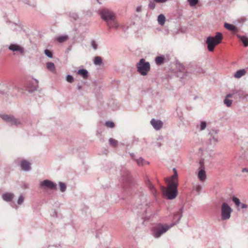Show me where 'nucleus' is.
<instances>
[{
  "instance_id": "8fccbe9b",
  "label": "nucleus",
  "mask_w": 248,
  "mask_h": 248,
  "mask_svg": "<svg viewBox=\"0 0 248 248\" xmlns=\"http://www.w3.org/2000/svg\"><path fill=\"white\" fill-rule=\"evenodd\" d=\"M142 10V6H139L137 7L136 8V11L137 12H140Z\"/></svg>"
},
{
  "instance_id": "412c9836",
  "label": "nucleus",
  "mask_w": 248,
  "mask_h": 248,
  "mask_svg": "<svg viewBox=\"0 0 248 248\" xmlns=\"http://www.w3.org/2000/svg\"><path fill=\"white\" fill-rule=\"evenodd\" d=\"M224 27L228 30L232 31L233 32H236L238 31L237 27L231 24L225 23Z\"/></svg>"
},
{
  "instance_id": "cd10ccee",
  "label": "nucleus",
  "mask_w": 248,
  "mask_h": 248,
  "mask_svg": "<svg viewBox=\"0 0 248 248\" xmlns=\"http://www.w3.org/2000/svg\"><path fill=\"white\" fill-rule=\"evenodd\" d=\"M46 67L50 71L53 72L55 70L54 64L52 62H48L46 63Z\"/></svg>"
},
{
  "instance_id": "c756f323",
  "label": "nucleus",
  "mask_w": 248,
  "mask_h": 248,
  "mask_svg": "<svg viewBox=\"0 0 248 248\" xmlns=\"http://www.w3.org/2000/svg\"><path fill=\"white\" fill-rule=\"evenodd\" d=\"M67 39V35H61L57 38V40L59 43H62L66 41Z\"/></svg>"
},
{
  "instance_id": "864d4df0",
  "label": "nucleus",
  "mask_w": 248,
  "mask_h": 248,
  "mask_svg": "<svg viewBox=\"0 0 248 248\" xmlns=\"http://www.w3.org/2000/svg\"><path fill=\"white\" fill-rule=\"evenodd\" d=\"M77 89L78 90L81 91V90L82 89V85H80V84H78L77 85Z\"/></svg>"
},
{
  "instance_id": "6e6552de",
  "label": "nucleus",
  "mask_w": 248,
  "mask_h": 248,
  "mask_svg": "<svg viewBox=\"0 0 248 248\" xmlns=\"http://www.w3.org/2000/svg\"><path fill=\"white\" fill-rule=\"evenodd\" d=\"M218 131L216 129H212L208 134V143L212 147H214L218 141Z\"/></svg>"
},
{
  "instance_id": "e433bc0d",
  "label": "nucleus",
  "mask_w": 248,
  "mask_h": 248,
  "mask_svg": "<svg viewBox=\"0 0 248 248\" xmlns=\"http://www.w3.org/2000/svg\"><path fill=\"white\" fill-rule=\"evenodd\" d=\"M44 53L46 56H47L48 58H52L53 57V54L51 51L48 49H45L44 51Z\"/></svg>"
},
{
  "instance_id": "052dcab7",
  "label": "nucleus",
  "mask_w": 248,
  "mask_h": 248,
  "mask_svg": "<svg viewBox=\"0 0 248 248\" xmlns=\"http://www.w3.org/2000/svg\"><path fill=\"white\" fill-rule=\"evenodd\" d=\"M24 188H27V186L26 185H24Z\"/></svg>"
},
{
  "instance_id": "c85d7f7f",
  "label": "nucleus",
  "mask_w": 248,
  "mask_h": 248,
  "mask_svg": "<svg viewBox=\"0 0 248 248\" xmlns=\"http://www.w3.org/2000/svg\"><path fill=\"white\" fill-rule=\"evenodd\" d=\"M102 63V58L99 56H96L94 59V64L96 65H100Z\"/></svg>"
},
{
  "instance_id": "4d7b16f0",
  "label": "nucleus",
  "mask_w": 248,
  "mask_h": 248,
  "mask_svg": "<svg viewBox=\"0 0 248 248\" xmlns=\"http://www.w3.org/2000/svg\"><path fill=\"white\" fill-rule=\"evenodd\" d=\"M130 156L132 157L133 159H135V155H134V154L133 153H130Z\"/></svg>"
},
{
  "instance_id": "39448f33",
  "label": "nucleus",
  "mask_w": 248,
  "mask_h": 248,
  "mask_svg": "<svg viewBox=\"0 0 248 248\" xmlns=\"http://www.w3.org/2000/svg\"><path fill=\"white\" fill-rule=\"evenodd\" d=\"M137 71L142 76H146L150 70V63L144 59H141L136 64Z\"/></svg>"
},
{
  "instance_id": "1a4fd4ad",
  "label": "nucleus",
  "mask_w": 248,
  "mask_h": 248,
  "mask_svg": "<svg viewBox=\"0 0 248 248\" xmlns=\"http://www.w3.org/2000/svg\"><path fill=\"white\" fill-rule=\"evenodd\" d=\"M40 187L44 189H48L52 190L57 189V185L53 182L46 179L40 183Z\"/></svg>"
},
{
  "instance_id": "a18cd8bd",
  "label": "nucleus",
  "mask_w": 248,
  "mask_h": 248,
  "mask_svg": "<svg viewBox=\"0 0 248 248\" xmlns=\"http://www.w3.org/2000/svg\"><path fill=\"white\" fill-rule=\"evenodd\" d=\"M178 174L177 172H175L173 175L171 177V180L170 182L175 181V179H177Z\"/></svg>"
},
{
  "instance_id": "4be33fe9",
  "label": "nucleus",
  "mask_w": 248,
  "mask_h": 248,
  "mask_svg": "<svg viewBox=\"0 0 248 248\" xmlns=\"http://www.w3.org/2000/svg\"><path fill=\"white\" fill-rule=\"evenodd\" d=\"M78 74L84 79H87L89 76L88 71L85 69H79L78 71Z\"/></svg>"
},
{
  "instance_id": "a19ab883",
  "label": "nucleus",
  "mask_w": 248,
  "mask_h": 248,
  "mask_svg": "<svg viewBox=\"0 0 248 248\" xmlns=\"http://www.w3.org/2000/svg\"><path fill=\"white\" fill-rule=\"evenodd\" d=\"M105 125L108 127L113 128L114 126V124L111 121H107L105 123Z\"/></svg>"
},
{
  "instance_id": "473e14b6",
  "label": "nucleus",
  "mask_w": 248,
  "mask_h": 248,
  "mask_svg": "<svg viewBox=\"0 0 248 248\" xmlns=\"http://www.w3.org/2000/svg\"><path fill=\"white\" fill-rule=\"evenodd\" d=\"M59 185L60 186L61 191L62 192H64L66 190V185L64 183L62 182H60L59 183Z\"/></svg>"
},
{
  "instance_id": "de8ad7c7",
  "label": "nucleus",
  "mask_w": 248,
  "mask_h": 248,
  "mask_svg": "<svg viewBox=\"0 0 248 248\" xmlns=\"http://www.w3.org/2000/svg\"><path fill=\"white\" fill-rule=\"evenodd\" d=\"M234 94H235V93H234V91H233L232 93H229L227 94L225 98L228 99L229 98L232 97V96L234 95Z\"/></svg>"
},
{
  "instance_id": "09e8293b",
  "label": "nucleus",
  "mask_w": 248,
  "mask_h": 248,
  "mask_svg": "<svg viewBox=\"0 0 248 248\" xmlns=\"http://www.w3.org/2000/svg\"><path fill=\"white\" fill-rule=\"evenodd\" d=\"M157 3H162L167 2L168 0H155Z\"/></svg>"
},
{
  "instance_id": "ea45409f",
  "label": "nucleus",
  "mask_w": 248,
  "mask_h": 248,
  "mask_svg": "<svg viewBox=\"0 0 248 248\" xmlns=\"http://www.w3.org/2000/svg\"><path fill=\"white\" fill-rule=\"evenodd\" d=\"M109 143L110 145H111L113 146H115L117 145L118 141L116 140H115L112 138H110L109 139Z\"/></svg>"
},
{
  "instance_id": "ddd939ff",
  "label": "nucleus",
  "mask_w": 248,
  "mask_h": 248,
  "mask_svg": "<svg viewBox=\"0 0 248 248\" xmlns=\"http://www.w3.org/2000/svg\"><path fill=\"white\" fill-rule=\"evenodd\" d=\"M121 174L123 181L125 183H129L131 181V173L125 168H123L121 171Z\"/></svg>"
},
{
  "instance_id": "f3484780",
  "label": "nucleus",
  "mask_w": 248,
  "mask_h": 248,
  "mask_svg": "<svg viewBox=\"0 0 248 248\" xmlns=\"http://www.w3.org/2000/svg\"><path fill=\"white\" fill-rule=\"evenodd\" d=\"M15 195L10 192H6L2 194V198L3 201L6 202H11L14 199Z\"/></svg>"
},
{
  "instance_id": "b1692460",
  "label": "nucleus",
  "mask_w": 248,
  "mask_h": 248,
  "mask_svg": "<svg viewBox=\"0 0 248 248\" xmlns=\"http://www.w3.org/2000/svg\"><path fill=\"white\" fill-rule=\"evenodd\" d=\"M237 36L241 41L245 47L248 46V38L247 36H241L239 34H237Z\"/></svg>"
},
{
  "instance_id": "f8f14e48",
  "label": "nucleus",
  "mask_w": 248,
  "mask_h": 248,
  "mask_svg": "<svg viewBox=\"0 0 248 248\" xmlns=\"http://www.w3.org/2000/svg\"><path fill=\"white\" fill-rule=\"evenodd\" d=\"M8 49L13 52H18L21 55L25 54L24 48L16 43L11 44L8 46Z\"/></svg>"
},
{
  "instance_id": "5701e85b",
  "label": "nucleus",
  "mask_w": 248,
  "mask_h": 248,
  "mask_svg": "<svg viewBox=\"0 0 248 248\" xmlns=\"http://www.w3.org/2000/svg\"><path fill=\"white\" fill-rule=\"evenodd\" d=\"M165 58L163 55L157 56L155 59V63L158 65H162L165 62Z\"/></svg>"
},
{
  "instance_id": "2f4dec72",
  "label": "nucleus",
  "mask_w": 248,
  "mask_h": 248,
  "mask_svg": "<svg viewBox=\"0 0 248 248\" xmlns=\"http://www.w3.org/2000/svg\"><path fill=\"white\" fill-rule=\"evenodd\" d=\"M155 3L157 2L155 0L150 1L148 4V7L152 10L155 9L156 7Z\"/></svg>"
},
{
  "instance_id": "aec40b11",
  "label": "nucleus",
  "mask_w": 248,
  "mask_h": 248,
  "mask_svg": "<svg viewBox=\"0 0 248 248\" xmlns=\"http://www.w3.org/2000/svg\"><path fill=\"white\" fill-rule=\"evenodd\" d=\"M115 19V18H112L110 21L106 23L107 26L108 27L109 29L114 28L115 29H117L118 28L119 25L116 22Z\"/></svg>"
},
{
  "instance_id": "c9c22d12",
  "label": "nucleus",
  "mask_w": 248,
  "mask_h": 248,
  "mask_svg": "<svg viewBox=\"0 0 248 248\" xmlns=\"http://www.w3.org/2000/svg\"><path fill=\"white\" fill-rule=\"evenodd\" d=\"M232 201L234 202L236 206H239L241 204L240 201L238 198L233 196L232 198Z\"/></svg>"
},
{
  "instance_id": "f704fd0d",
  "label": "nucleus",
  "mask_w": 248,
  "mask_h": 248,
  "mask_svg": "<svg viewBox=\"0 0 248 248\" xmlns=\"http://www.w3.org/2000/svg\"><path fill=\"white\" fill-rule=\"evenodd\" d=\"M24 197L22 194H21L17 199V203L18 205H20L24 202Z\"/></svg>"
},
{
  "instance_id": "bb28decb",
  "label": "nucleus",
  "mask_w": 248,
  "mask_h": 248,
  "mask_svg": "<svg viewBox=\"0 0 248 248\" xmlns=\"http://www.w3.org/2000/svg\"><path fill=\"white\" fill-rule=\"evenodd\" d=\"M183 207H181L180 209H179V212L178 213H176L174 214L173 215V220H175V221L174 222V223H176L178 217H179V216L181 214L182 215V212H183Z\"/></svg>"
},
{
  "instance_id": "9b49d317",
  "label": "nucleus",
  "mask_w": 248,
  "mask_h": 248,
  "mask_svg": "<svg viewBox=\"0 0 248 248\" xmlns=\"http://www.w3.org/2000/svg\"><path fill=\"white\" fill-rule=\"evenodd\" d=\"M200 164L201 166L199 168V170L197 173V176L201 182H204L206 179V174L204 170L203 161L201 160L200 161Z\"/></svg>"
},
{
  "instance_id": "3c124183",
  "label": "nucleus",
  "mask_w": 248,
  "mask_h": 248,
  "mask_svg": "<svg viewBox=\"0 0 248 248\" xmlns=\"http://www.w3.org/2000/svg\"><path fill=\"white\" fill-rule=\"evenodd\" d=\"M11 206L16 210H17L18 208V206L17 205L13 204V203L11 204Z\"/></svg>"
},
{
  "instance_id": "7ed1b4c3",
  "label": "nucleus",
  "mask_w": 248,
  "mask_h": 248,
  "mask_svg": "<svg viewBox=\"0 0 248 248\" xmlns=\"http://www.w3.org/2000/svg\"><path fill=\"white\" fill-rule=\"evenodd\" d=\"M178 186L177 181L170 182L167 188L161 186V188L163 195L167 197L169 200L174 199L178 194L177 187Z\"/></svg>"
},
{
  "instance_id": "6e6d98bb",
  "label": "nucleus",
  "mask_w": 248,
  "mask_h": 248,
  "mask_svg": "<svg viewBox=\"0 0 248 248\" xmlns=\"http://www.w3.org/2000/svg\"><path fill=\"white\" fill-rule=\"evenodd\" d=\"M203 69H202L201 68H199L198 72L200 73L203 72Z\"/></svg>"
},
{
  "instance_id": "58836bf2",
  "label": "nucleus",
  "mask_w": 248,
  "mask_h": 248,
  "mask_svg": "<svg viewBox=\"0 0 248 248\" xmlns=\"http://www.w3.org/2000/svg\"><path fill=\"white\" fill-rule=\"evenodd\" d=\"M190 6H195L199 2V0H187Z\"/></svg>"
},
{
  "instance_id": "603ef678",
  "label": "nucleus",
  "mask_w": 248,
  "mask_h": 248,
  "mask_svg": "<svg viewBox=\"0 0 248 248\" xmlns=\"http://www.w3.org/2000/svg\"><path fill=\"white\" fill-rule=\"evenodd\" d=\"M240 205H241V207L242 209L247 208L248 207V205L246 204L242 203Z\"/></svg>"
},
{
  "instance_id": "5fc2aeb1",
  "label": "nucleus",
  "mask_w": 248,
  "mask_h": 248,
  "mask_svg": "<svg viewBox=\"0 0 248 248\" xmlns=\"http://www.w3.org/2000/svg\"><path fill=\"white\" fill-rule=\"evenodd\" d=\"M242 172H248V168H244L242 169Z\"/></svg>"
},
{
  "instance_id": "7c9ffc66",
  "label": "nucleus",
  "mask_w": 248,
  "mask_h": 248,
  "mask_svg": "<svg viewBox=\"0 0 248 248\" xmlns=\"http://www.w3.org/2000/svg\"><path fill=\"white\" fill-rule=\"evenodd\" d=\"M136 161L137 162L138 165L139 166H142L144 164V162L147 163V164H149V162L145 161L144 159L142 157H140L139 159H136Z\"/></svg>"
},
{
  "instance_id": "9d476101",
  "label": "nucleus",
  "mask_w": 248,
  "mask_h": 248,
  "mask_svg": "<svg viewBox=\"0 0 248 248\" xmlns=\"http://www.w3.org/2000/svg\"><path fill=\"white\" fill-rule=\"evenodd\" d=\"M1 118L4 121L10 123L11 125L18 126L21 124L19 119L16 118L13 116L3 115Z\"/></svg>"
},
{
  "instance_id": "4c0bfd02",
  "label": "nucleus",
  "mask_w": 248,
  "mask_h": 248,
  "mask_svg": "<svg viewBox=\"0 0 248 248\" xmlns=\"http://www.w3.org/2000/svg\"><path fill=\"white\" fill-rule=\"evenodd\" d=\"M193 188L198 194H199L202 190V187L200 185H197L194 186Z\"/></svg>"
},
{
  "instance_id": "4468645a",
  "label": "nucleus",
  "mask_w": 248,
  "mask_h": 248,
  "mask_svg": "<svg viewBox=\"0 0 248 248\" xmlns=\"http://www.w3.org/2000/svg\"><path fill=\"white\" fill-rule=\"evenodd\" d=\"M38 81L37 79H35L34 82H30L26 87L27 90L32 93L36 90L38 88Z\"/></svg>"
},
{
  "instance_id": "0eeeda50",
  "label": "nucleus",
  "mask_w": 248,
  "mask_h": 248,
  "mask_svg": "<svg viewBox=\"0 0 248 248\" xmlns=\"http://www.w3.org/2000/svg\"><path fill=\"white\" fill-rule=\"evenodd\" d=\"M232 211V209L228 203L223 202L221 207V219L223 220L229 219L231 217Z\"/></svg>"
},
{
  "instance_id": "20e7f679",
  "label": "nucleus",
  "mask_w": 248,
  "mask_h": 248,
  "mask_svg": "<svg viewBox=\"0 0 248 248\" xmlns=\"http://www.w3.org/2000/svg\"><path fill=\"white\" fill-rule=\"evenodd\" d=\"M222 39L223 36L220 32H216L215 36H208L206 41L208 50L210 52L213 51L215 46L221 43Z\"/></svg>"
},
{
  "instance_id": "a878e982",
  "label": "nucleus",
  "mask_w": 248,
  "mask_h": 248,
  "mask_svg": "<svg viewBox=\"0 0 248 248\" xmlns=\"http://www.w3.org/2000/svg\"><path fill=\"white\" fill-rule=\"evenodd\" d=\"M157 20L158 23L160 25H163L165 24V21H166V18L164 15L162 14H160L158 16L157 18Z\"/></svg>"
},
{
  "instance_id": "37998d69",
  "label": "nucleus",
  "mask_w": 248,
  "mask_h": 248,
  "mask_svg": "<svg viewBox=\"0 0 248 248\" xmlns=\"http://www.w3.org/2000/svg\"><path fill=\"white\" fill-rule=\"evenodd\" d=\"M206 127V123L204 121H202L200 124V129L201 130H203Z\"/></svg>"
},
{
  "instance_id": "c03bdc74",
  "label": "nucleus",
  "mask_w": 248,
  "mask_h": 248,
  "mask_svg": "<svg viewBox=\"0 0 248 248\" xmlns=\"http://www.w3.org/2000/svg\"><path fill=\"white\" fill-rule=\"evenodd\" d=\"M2 86H3V87L7 89V90H0V93H2V94H4L5 93H6L9 90V88L8 87V86L7 84H3L2 85Z\"/></svg>"
},
{
  "instance_id": "6ab92c4d",
  "label": "nucleus",
  "mask_w": 248,
  "mask_h": 248,
  "mask_svg": "<svg viewBox=\"0 0 248 248\" xmlns=\"http://www.w3.org/2000/svg\"><path fill=\"white\" fill-rule=\"evenodd\" d=\"M234 93L237 94L239 97L241 99L247 98L248 97V93H247L245 91L242 90H234Z\"/></svg>"
},
{
  "instance_id": "79ce46f5",
  "label": "nucleus",
  "mask_w": 248,
  "mask_h": 248,
  "mask_svg": "<svg viewBox=\"0 0 248 248\" xmlns=\"http://www.w3.org/2000/svg\"><path fill=\"white\" fill-rule=\"evenodd\" d=\"M66 80L67 82H68L69 83H72L74 81V78L72 76H71L70 75H68L66 76Z\"/></svg>"
},
{
  "instance_id": "f257e3e1",
  "label": "nucleus",
  "mask_w": 248,
  "mask_h": 248,
  "mask_svg": "<svg viewBox=\"0 0 248 248\" xmlns=\"http://www.w3.org/2000/svg\"><path fill=\"white\" fill-rule=\"evenodd\" d=\"M140 203L137 206L138 209L137 214L142 216L144 220L149 219L152 215V207L151 202L147 201L146 195L143 194L141 195L140 198Z\"/></svg>"
},
{
  "instance_id": "bf43d9fd",
  "label": "nucleus",
  "mask_w": 248,
  "mask_h": 248,
  "mask_svg": "<svg viewBox=\"0 0 248 248\" xmlns=\"http://www.w3.org/2000/svg\"><path fill=\"white\" fill-rule=\"evenodd\" d=\"M157 146H158V147H160V146H161V143H160V142H158V143H157Z\"/></svg>"
},
{
  "instance_id": "f03ea898",
  "label": "nucleus",
  "mask_w": 248,
  "mask_h": 248,
  "mask_svg": "<svg viewBox=\"0 0 248 248\" xmlns=\"http://www.w3.org/2000/svg\"><path fill=\"white\" fill-rule=\"evenodd\" d=\"M182 218L181 214L176 223H172L170 225L159 223L152 228V235L155 238H159L162 235L166 233L170 228L178 223Z\"/></svg>"
},
{
  "instance_id": "e2e57ef3",
  "label": "nucleus",
  "mask_w": 248,
  "mask_h": 248,
  "mask_svg": "<svg viewBox=\"0 0 248 248\" xmlns=\"http://www.w3.org/2000/svg\"><path fill=\"white\" fill-rule=\"evenodd\" d=\"M76 17H77V15H76V16H75V17H74V18H75V19H76Z\"/></svg>"
},
{
  "instance_id": "2eb2a0df",
  "label": "nucleus",
  "mask_w": 248,
  "mask_h": 248,
  "mask_svg": "<svg viewBox=\"0 0 248 248\" xmlns=\"http://www.w3.org/2000/svg\"><path fill=\"white\" fill-rule=\"evenodd\" d=\"M145 184L150 192L155 196L156 194V190L154 186L151 183L150 180L147 177L145 180Z\"/></svg>"
},
{
  "instance_id": "49530a36",
  "label": "nucleus",
  "mask_w": 248,
  "mask_h": 248,
  "mask_svg": "<svg viewBox=\"0 0 248 248\" xmlns=\"http://www.w3.org/2000/svg\"><path fill=\"white\" fill-rule=\"evenodd\" d=\"M91 44H92V46L93 47V48L94 50H96L97 49V45L96 43H95V42L94 41H93L92 42Z\"/></svg>"
},
{
  "instance_id": "423d86ee",
  "label": "nucleus",
  "mask_w": 248,
  "mask_h": 248,
  "mask_svg": "<svg viewBox=\"0 0 248 248\" xmlns=\"http://www.w3.org/2000/svg\"><path fill=\"white\" fill-rule=\"evenodd\" d=\"M99 15L101 18L104 20L106 23L108 22L112 18H115L114 13L111 10L107 8H102L98 11Z\"/></svg>"
},
{
  "instance_id": "dca6fc26",
  "label": "nucleus",
  "mask_w": 248,
  "mask_h": 248,
  "mask_svg": "<svg viewBox=\"0 0 248 248\" xmlns=\"http://www.w3.org/2000/svg\"><path fill=\"white\" fill-rule=\"evenodd\" d=\"M151 124L153 127L156 130H158L161 128L163 125L162 122L160 120H156L152 119L151 121Z\"/></svg>"
},
{
  "instance_id": "a211bd4d",
  "label": "nucleus",
  "mask_w": 248,
  "mask_h": 248,
  "mask_svg": "<svg viewBox=\"0 0 248 248\" xmlns=\"http://www.w3.org/2000/svg\"><path fill=\"white\" fill-rule=\"evenodd\" d=\"M20 165L21 169L26 171H29L31 169L30 162L25 160H22Z\"/></svg>"
},
{
  "instance_id": "393cba45",
  "label": "nucleus",
  "mask_w": 248,
  "mask_h": 248,
  "mask_svg": "<svg viewBox=\"0 0 248 248\" xmlns=\"http://www.w3.org/2000/svg\"><path fill=\"white\" fill-rule=\"evenodd\" d=\"M246 71L245 69H240L237 70L234 74L235 78H239L245 75Z\"/></svg>"
},
{
  "instance_id": "13d9d810",
  "label": "nucleus",
  "mask_w": 248,
  "mask_h": 248,
  "mask_svg": "<svg viewBox=\"0 0 248 248\" xmlns=\"http://www.w3.org/2000/svg\"><path fill=\"white\" fill-rule=\"evenodd\" d=\"M173 171L174 173L175 172H177V170H176V169L175 168H173Z\"/></svg>"
},
{
  "instance_id": "0e129e2a",
  "label": "nucleus",
  "mask_w": 248,
  "mask_h": 248,
  "mask_svg": "<svg viewBox=\"0 0 248 248\" xmlns=\"http://www.w3.org/2000/svg\"><path fill=\"white\" fill-rule=\"evenodd\" d=\"M19 28L21 30L22 28L20 26H19Z\"/></svg>"
},
{
  "instance_id": "72a5a7b5",
  "label": "nucleus",
  "mask_w": 248,
  "mask_h": 248,
  "mask_svg": "<svg viewBox=\"0 0 248 248\" xmlns=\"http://www.w3.org/2000/svg\"><path fill=\"white\" fill-rule=\"evenodd\" d=\"M223 102H224V104H225L227 107H230L232 106V100H230V99L225 98L223 101Z\"/></svg>"
},
{
  "instance_id": "680f3d73",
  "label": "nucleus",
  "mask_w": 248,
  "mask_h": 248,
  "mask_svg": "<svg viewBox=\"0 0 248 248\" xmlns=\"http://www.w3.org/2000/svg\"><path fill=\"white\" fill-rule=\"evenodd\" d=\"M97 1L99 4H100V2L99 1V0H97Z\"/></svg>"
}]
</instances>
